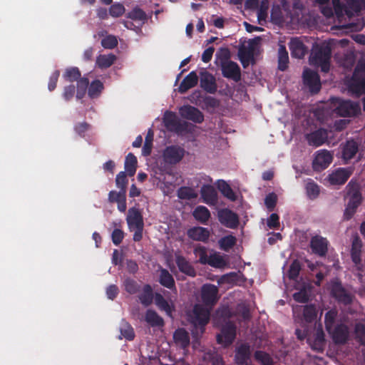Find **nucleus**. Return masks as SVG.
<instances>
[{"label": "nucleus", "instance_id": "obj_54", "mask_svg": "<svg viewBox=\"0 0 365 365\" xmlns=\"http://www.w3.org/2000/svg\"><path fill=\"white\" fill-rule=\"evenodd\" d=\"M335 14L337 17H341L344 14L349 15L350 12L346 9L345 4L340 0H331Z\"/></svg>", "mask_w": 365, "mask_h": 365}, {"label": "nucleus", "instance_id": "obj_55", "mask_svg": "<svg viewBox=\"0 0 365 365\" xmlns=\"http://www.w3.org/2000/svg\"><path fill=\"white\" fill-rule=\"evenodd\" d=\"M306 190L308 197L312 200L317 198L320 192L319 185L314 181H310L307 183Z\"/></svg>", "mask_w": 365, "mask_h": 365}, {"label": "nucleus", "instance_id": "obj_7", "mask_svg": "<svg viewBox=\"0 0 365 365\" xmlns=\"http://www.w3.org/2000/svg\"><path fill=\"white\" fill-rule=\"evenodd\" d=\"M163 122L168 130L175 132L187 131L189 123L180 122L176 114L172 111H166L163 116Z\"/></svg>", "mask_w": 365, "mask_h": 365}, {"label": "nucleus", "instance_id": "obj_4", "mask_svg": "<svg viewBox=\"0 0 365 365\" xmlns=\"http://www.w3.org/2000/svg\"><path fill=\"white\" fill-rule=\"evenodd\" d=\"M334 112L336 115L342 117H351L359 115L361 113V108L358 103L350 100H341L334 98Z\"/></svg>", "mask_w": 365, "mask_h": 365}, {"label": "nucleus", "instance_id": "obj_36", "mask_svg": "<svg viewBox=\"0 0 365 365\" xmlns=\"http://www.w3.org/2000/svg\"><path fill=\"white\" fill-rule=\"evenodd\" d=\"M239 59L243 66L247 68L251 60H253V49L242 46L238 51Z\"/></svg>", "mask_w": 365, "mask_h": 365}, {"label": "nucleus", "instance_id": "obj_50", "mask_svg": "<svg viewBox=\"0 0 365 365\" xmlns=\"http://www.w3.org/2000/svg\"><path fill=\"white\" fill-rule=\"evenodd\" d=\"M63 78L66 81L69 82L77 81L80 78H81V73L78 68L77 67H71L68 68L66 70Z\"/></svg>", "mask_w": 365, "mask_h": 365}, {"label": "nucleus", "instance_id": "obj_51", "mask_svg": "<svg viewBox=\"0 0 365 365\" xmlns=\"http://www.w3.org/2000/svg\"><path fill=\"white\" fill-rule=\"evenodd\" d=\"M236 242V237L232 235H230L222 237L219 240V245L222 250L228 251L235 246Z\"/></svg>", "mask_w": 365, "mask_h": 365}, {"label": "nucleus", "instance_id": "obj_45", "mask_svg": "<svg viewBox=\"0 0 365 365\" xmlns=\"http://www.w3.org/2000/svg\"><path fill=\"white\" fill-rule=\"evenodd\" d=\"M155 302L158 307L166 312L169 316L172 314L173 307L170 305L168 301L163 297V296L159 293H156L155 295Z\"/></svg>", "mask_w": 365, "mask_h": 365}, {"label": "nucleus", "instance_id": "obj_53", "mask_svg": "<svg viewBox=\"0 0 365 365\" xmlns=\"http://www.w3.org/2000/svg\"><path fill=\"white\" fill-rule=\"evenodd\" d=\"M302 266L299 261L297 259L294 260L289 266L288 270V277L290 279H296L299 274Z\"/></svg>", "mask_w": 365, "mask_h": 365}, {"label": "nucleus", "instance_id": "obj_27", "mask_svg": "<svg viewBox=\"0 0 365 365\" xmlns=\"http://www.w3.org/2000/svg\"><path fill=\"white\" fill-rule=\"evenodd\" d=\"M175 263L180 272L189 276L195 277L196 271L191 263L182 255H175Z\"/></svg>", "mask_w": 365, "mask_h": 365}, {"label": "nucleus", "instance_id": "obj_14", "mask_svg": "<svg viewBox=\"0 0 365 365\" xmlns=\"http://www.w3.org/2000/svg\"><path fill=\"white\" fill-rule=\"evenodd\" d=\"M163 155L166 163L175 165L183 158L185 150L178 145H170L165 149Z\"/></svg>", "mask_w": 365, "mask_h": 365}, {"label": "nucleus", "instance_id": "obj_38", "mask_svg": "<svg viewBox=\"0 0 365 365\" xmlns=\"http://www.w3.org/2000/svg\"><path fill=\"white\" fill-rule=\"evenodd\" d=\"M115 60L116 56L113 53L101 54L96 58V65L101 69L107 68L111 66Z\"/></svg>", "mask_w": 365, "mask_h": 365}, {"label": "nucleus", "instance_id": "obj_21", "mask_svg": "<svg viewBox=\"0 0 365 365\" xmlns=\"http://www.w3.org/2000/svg\"><path fill=\"white\" fill-rule=\"evenodd\" d=\"M359 151V144L353 139L348 140L341 145V159L347 164Z\"/></svg>", "mask_w": 365, "mask_h": 365}, {"label": "nucleus", "instance_id": "obj_28", "mask_svg": "<svg viewBox=\"0 0 365 365\" xmlns=\"http://www.w3.org/2000/svg\"><path fill=\"white\" fill-rule=\"evenodd\" d=\"M198 82V76L195 71H191L182 81L179 86L178 91L180 93H185L189 89L195 87Z\"/></svg>", "mask_w": 365, "mask_h": 365}, {"label": "nucleus", "instance_id": "obj_3", "mask_svg": "<svg viewBox=\"0 0 365 365\" xmlns=\"http://www.w3.org/2000/svg\"><path fill=\"white\" fill-rule=\"evenodd\" d=\"M329 292L331 297L339 304L347 306L353 302L354 295L344 287L341 281L337 278L331 281Z\"/></svg>", "mask_w": 365, "mask_h": 365}, {"label": "nucleus", "instance_id": "obj_52", "mask_svg": "<svg viewBox=\"0 0 365 365\" xmlns=\"http://www.w3.org/2000/svg\"><path fill=\"white\" fill-rule=\"evenodd\" d=\"M254 356L262 365H274L272 357L263 351H256Z\"/></svg>", "mask_w": 365, "mask_h": 365}, {"label": "nucleus", "instance_id": "obj_20", "mask_svg": "<svg viewBox=\"0 0 365 365\" xmlns=\"http://www.w3.org/2000/svg\"><path fill=\"white\" fill-rule=\"evenodd\" d=\"M305 138L309 145L319 147L327 142L328 139V130L324 128H319L307 134Z\"/></svg>", "mask_w": 365, "mask_h": 365}, {"label": "nucleus", "instance_id": "obj_9", "mask_svg": "<svg viewBox=\"0 0 365 365\" xmlns=\"http://www.w3.org/2000/svg\"><path fill=\"white\" fill-rule=\"evenodd\" d=\"M218 287L212 284H205L201 287V299L205 306L212 307L218 301Z\"/></svg>", "mask_w": 365, "mask_h": 365}, {"label": "nucleus", "instance_id": "obj_44", "mask_svg": "<svg viewBox=\"0 0 365 365\" xmlns=\"http://www.w3.org/2000/svg\"><path fill=\"white\" fill-rule=\"evenodd\" d=\"M218 189L221 192V193L227 199L231 201H235L237 200V196L230 187V185L226 182L225 180H221L218 182Z\"/></svg>", "mask_w": 365, "mask_h": 365}, {"label": "nucleus", "instance_id": "obj_61", "mask_svg": "<svg viewBox=\"0 0 365 365\" xmlns=\"http://www.w3.org/2000/svg\"><path fill=\"white\" fill-rule=\"evenodd\" d=\"M125 11L124 6L120 3H115L109 8V14L114 18L121 16Z\"/></svg>", "mask_w": 365, "mask_h": 365}, {"label": "nucleus", "instance_id": "obj_6", "mask_svg": "<svg viewBox=\"0 0 365 365\" xmlns=\"http://www.w3.org/2000/svg\"><path fill=\"white\" fill-rule=\"evenodd\" d=\"M236 337V326L229 321L221 328L220 334L217 335V341L219 344L227 347L232 344Z\"/></svg>", "mask_w": 365, "mask_h": 365}, {"label": "nucleus", "instance_id": "obj_64", "mask_svg": "<svg viewBox=\"0 0 365 365\" xmlns=\"http://www.w3.org/2000/svg\"><path fill=\"white\" fill-rule=\"evenodd\" d=\"M216 57L220 61V64L222 62H229L231 61L230 58V52L227 48H221L217 53Z\"/></svg>", "mask_w": 365, "mask_h": 365}, {"label": "nucleus", "instance_id": "obj_16", "mask_svg": "<svg viewBox=\"0 0 365 365\" xmlns=\"http://www.w3.org/2000/svg\"><path fill=\"white\" fill-rule=\"evenodd\" d=\"M303 80L312 93H317L321 89V83L319 74L309 68L303 72Z\"/></svg>", "mask_w": 365, "mask_h": 365}, {"label": "nucleus", "instance_id": "obj_19", "mask_svg": "<svg viewBox=\"0 0 365 365\" xmlns=\"http://www.w3.org/2000/svg\"><path fill=\"white\" fill-rule=\"evenodd\" d=\"M200 87L207 93L213 94L217 91V86L212 74L204 70L200 73Z\"/></svg>", "mask_w": 365, "mask_h": 365}, {"label": "nucleus", "instance_id": "obj_30", "mask_svg": "<svg viewBox=\"0 0 365 365\" xmlns=\"http://www.w3.org/2000/svg\"><path fill=\"white\" fill-rule=\"evenodd\" d=\"M361 241L358 237L354 238L351 243V257L356 265L361 263Z\"/></svg>", "mask_w": 365, "mask_h": 365}, {"label": "nucleus", "instance_id": "obj_11", "mask_svg": "<svg viewBox=\"0 0 365 365\" xmlns=\"http://www.w3.org/2000/svg\"><path fill=\"white\" fill-rule=\"evenodd\" d=\"M220 67L225 78L233 80L235 82L241 80V69L236 62L232 61L222 62Z\"/></svg>", "mask_w": 365, "mask_h": 365}, {"label": "nucleus", "instance_id": "obj_25", "mask_svg": "<svg viewBox=\"0 0 365 365\" xmlns=\"http://www.w3.org/2000/svg\"><path fill=\"white\" fill-rule=\"evenodd\" d=\"M187 235L192 240L206 242L209 240L210 232L207 228L193 227L187 230Z\"/></svg>", "mask_w": 365, "mask_h": 365}, {"label": "nucleus", "instance_id": "obj_49", "mask_svg": "<svg viewBox=\"0 0 365 365\" xmlns=\"http://www.w3.org/2000/svg\"><path fill=\"white\" fill-rule=\"evenodd\" d=\"M317 317V309L314 304L305 305L303 308V319L307 323H312Z\"/></svg>", "mask_w": 365, "mask_h": 365}, {"label": "nucleus", "instance_id": "obj_39", "mask_svg": "<svg viewBox=\"0 0 365 365\" xmlns=\"http://www.w3.org/2000/svg\"><path fill=\"white\" fill-rule=\"evenodd\" d=\"M119 329L120 332V336H119V339H121L123 337L128 341H132L134 339L135 332L133 328L125 320L123 319L121 321Z\"/></svg>", "mask_w": 365, "mask_h": 365}, {"label": "nucleus", "instance_id": "obj_41", "mask_svg": "<svg viewBox=\"0 0 365 365\" xmlns=\"http://www.w3.org/2000/svg\"><path fill=\"white\" fill-rule=\"evenodd\" d=\"M338 318V311L336 309L329 310L324 316L325 329L327 332L336 326V322Z\"/></svg>", "mask_w": 365, "mask_h": 365}, {"label": "nucleus", "instance_id": "obj_31", "mask_svg": "<svg viewBox=\"0 0 365 365\" xmlns=\"http://www.w3.org/2000/svg\"><path fill=\"white\" fill-rule=\"evenodd\" d=\"M159 282L162 286L170 290L176 291L175 279L173 275L166 269L163 268L160 269Z\"/></svg>", "mask_w": 365, "mask_h": 365}, {"label": "nucleus", "instance_id": "obj_34", "mask_svg": "<svg viewBox=\"0 0 365 365\" xmlns=\"http://www.w3.org/2000/svg\"><path fill=\"white\" fill-rule=\"evenodd\" d=\"M203 361L211 365H224L223 359L217 351L208 350L203 355Z\"/></svg>", "mask_w": 365, "mask_h": 365}, {"label": "nucleus", "instance_id": "obj_8", "mask_svg": "<svg viewBox=\"0 0 365 365\" xmlns=\"http://www.w3.org/2000/svg\"><path fill=\"white\" fill-rule=\"evenodd\" d=\"M328 334L335 344L343 345L348 342L350 332L346 324L339 323Z\"/></svg>", "mask_w": 365, "mask_h": 365}, {"label": "nucleus", "instance_id": "obj_59", "mask_svg": "<svg viewBox=\"0 0 365 365\" xmlns=\"http://www.w3.org/2000/svg\"><path fill=\"white\" fill-rule=\"evenodd\" d=\"M153 135L150 133V130L148 132L145 137V143L142 149V154L144 156H148L151 154L153 148Z\"/></svg>", "mask_w": 365, "mask_h": 365}, {"label": "nucleus", "instance_id": "obj_48", "mask_svg": "<svg viewBox=\"0 0 365 365\" xmlns=\"http://www.w3.org/2000/svg\"><path fill=\"white\" fill-rule=\"evenodd\" d=\"M126 16L127 18L133 21H141L142 24H144L148 19V16L145 12L138 6L135 7L132 11L128 12Z\"/></svg>", "mask_w": 365, "mask_h": 365}, {"label": "nucleus", "instance_id": "obj_37", "mask_svg": "<svg viewBox=\"0 0 365 365\" xmlns=\"http://www.w3.org/2000/svg\"><path fill=\"white\" fill-rule=\"evenodd\" d=\"M153 297L152 287L148 284L144 285L142 293L138 296L140 303L144 307H148L153 303Z\"/></svg>", "mask_w": 365, "mask_h": 365}, {"label": "nucleus", "instance_id": "obj_60", "mask_svg": "<svg viewBox=\"0 0 365 365\" xmlns=\"http://www.w3.org/2000/svg\"><path fill=\"white\" fill-rule=\"evenodd\" d=\"M125 289L130 294L137 293L140 290V285L134 279L128 278L123 282Z\"/></svg>", "mask_w": 365, "mask_h": 365}, {"label": "nucleus", "instance_id": "obj_58", "mask_svg": "<svg viewBox=\"0 0 365 365\" xmlns=\"http://www.w3.org/2000/svg\"><path fill=\"white\" fill-rule=\"evenodd\" d=\"M194 254L199 258V262L202 264H207L208 256L207 249L204 246L198 245L194 249Z\"/></svg>", "mask_w": 365, "mask_h": 365}, {"label": "nucleus", "instance_id": "obj_56", "mask_svg": "<svg viewBox=\"0 0 365 365\" xmlns=\"http://www.w3.org/2000/svg\"><path fill=\"white\" fill-rule=\"evenodd\" d=\"M354 331L356 341L362 346H365V325L358 323L355 325Z\"/></svg>", "mask_w": 365, "mask_h": 365}, {"label": "nucleus", "instance_id": "obj_15", "mask_svg": "<svg viewBox=\"0 0 365 365\" xmlns=\"http://www.w3.org/2000/svg\"><path fill=\"white\" fill-rule=\"evenodd\" d=\"M329 241L326 237L316 235L310 240V247L314 254L325 257L328 252Z\"/></svg>", "mask_w": 365, "mask_h": 365}, {"label": "nucleus", "instance_id": "obj_35", "mask_svg": "<svg viewBox=\"0 0 365 365\" xmlns=\"http://www.w3.org/2000/svg\"><path fill=\"white\" fill-rule=\"evenodd\" d=\"M145 322L153 327L164 326L163 319L152 309H148L145 316Z\"/></svg>", "mask_w": 365, "mask_h": 365}, {"label": "nucleus", "instance_id": "obj_24", "mask_svg": "<svg viewBox=\"0 0 365 365\" xmlns=\"http://www.w3.org/2000/svg\"><path fill=\"white\" fill-rule=\"evenodd\" d=\"M251 357V347L249 344L244 343L237 347L235 360L239 365H247Z\"/></svg>", "mask_w": 365, "mask_h": 365}, {"label": "nucleus", "instance_id": "obj_43", "mask_svg": "<svg viewBox=\"0 0 365 365\" xmlns=\"http://www.w3.org/2000/svg\"><path fill=\"white\" fill-rule=\"evenodd\" d=\"M289 56L284 46H280L278 50V68L284 71L288 67Z\"/></svg>", "mask_w": 365, "mask_h": 365}, {"label": "nucleus", "instance_id": "obj_62", "mask_svg": "<svg viewBox=\"0 0 365 365\" xmlns=\"http://www.w3.org/2000/svg\"><path fill=\"white\" fill-rule=\"evenodd\" d=\"M277 196L274 192L269 193L264 198V205L269 211H272L276 207Z\"/></svg>", "mask_w": 365, "mask_h": 365}, {"label": "nucleus", "instance_id": "obj_40", "mask_svg": "<svg viewBox=\"0 0 365 365\" xmlns=\"http://www.w3.org/2000/svg\"><path fill=\"white\" fill-rule=\"evenodd\" d=\"M138 160L136 157L131 153H128L125 160V170L130 177L135 175L137 168Z\"/></svg>", "mask_w": 365, "mask_h": 365}, {"label": "nucleus", "instance_id": "obj_33", "mask_svg": "<svg viewBox=\"0 0 365 365\" xmlns=\"http://www.w3.org/2000/svg\"><path fill=\"white\" fill-rule=\"evenodd\" d=\"M175 342L182 348H186L190 344V336L187 331L183 328L176 329L173 334Z\"/></svg>", "mask_w": 365, "mask_h": 365}, {"label": "nucleus", "instance_id": "obj_46", "mask_svg": "<svg viewBox=\"0 0 365 365\" xmlns=\"http://www.w3.org/2000/svg\"><path fill=\"white\" fill-rule=\"evenodd\" d=\"M177 195L180 199L186 200H192L197 197V193L193 188L186 186L180 187L178 190Z\"/></svg>", "mask_w": 365, "mask_h": 365}, {"label": "nucleus", "instance_id": "obj_63", "mask_svg": "<svg viewBox=\"0 0 365 365\" xmlns=\"http://www.w3.org/2000/svg\"><path fill=\"white\" fill-rule=\"evenodd\" d=\"M101 45L105 48L112 49L118 45V40L115 36L109 35L101 40Z\"/></svg>", "mask_w": 365, "mask_h": 365}, {"label": "nucleus", "instance_id": "obj_57", "mask_svg": "<svg viewBox=\"0 0 365 365\" xmlns=\"http://www.w3.org/2000/svg\"><path fill=\"white\" fill-rule=\"evenodd\" d=\"M128 179L125 174V172L121 171L120 172L115 178V184L116 186L120 189V191H123L124 193L126 194V187L128 185Z\"/></svg>", "mask_w": 365, "mask_h": 365}, {"label": "nucleus", "instance_id": "obj_47", "mask_svg": "<svg viewBox=\"0 0 365 365\" xmlns=\"http://www.w3.org/2000/svg\"><path fill=\"white\" fill-rule=\"evenodd\" d=\"M89 80L86 77H82L77 81V88L76 97L77 99H82L86 93V91H88Z\"/></svg>", "mask_w": 365, "mask_h": 365}, {"label": "nucleus", "instance_id": "obj_1", "mask_svg": "<svg viewBox=\"0 0 365 365\" xmlns=\"http://www.w3.org/2000/svg\"><path fill=\"white\" fill-rule=\"evenodd\" d=\"M126 221L129 230L134 231L133 241L140 242L143 239L144 229L143 217L140 210L135 207H130L128 212Z\"/></svg>", "mask_w": 365, "mask_h": 365}, {"label": "nucleus", "instance_id": "obj_5", "mask_svg": "<svg viewBox=\"0 0 365 365\" xmlns=\"http://www.w3.org/2000/svg\"><path fill=\"white\" fill-rule=\"evenodd\" d=\"M210 310L203 305L196 304L190 315L191 322L195 327H199L201 332L205 330V327L210 321Z\"/></svg>", "mask_w": 365, "mask_h": 365}, {"label": "nucleus", "instance_id": "obj_23", "mask_svg": "<svg viewBox=\"0 0 365 365\" xmlns=\"http://www.w3.org/2000/svg\"><path fill=\"white\" fill-rule=\"evenodd\" d=\"M307 341L312 349L318 351H322L324 350L326 340L325 334L321 325L316 329L313 338H308Z\"/></svg>", "mask_w": 365, "mask_h": 365}, {"label": "nucleus", "instance_id": "obj_18", "mask_svg": "<svg viewBox=\"0 0 365 365\" xmlns=\"http://www.w3.org/2000/svg\"><path fill=\"white\" fill-rule=\"evenodd\" d=\"M180 113L182 118L195 123H201L204 121L203 113L198 108L190 105L181 107Z\"/></svg>", "mask_w": 365, "mask_h": 365}, {"label": "nucleus", "instance_id": "obj_12", "mask_svg": "<svg viewBox=\"0 0 365 365\" xmlns=\"http://www.w3.org/2000/svg\"><path fill=\"white\" fill-rule=\"evenodd\" d=\"M346 189L347 195L349 197L347 205L358 208L363 200L359 185L352 179L347 184Z\"/></svg>", "mask_w": 365, "mask_h": 365}, {"label": "nucleus", "instance_id": "obj_32", "mask_svg": "<svg viewBox=\"0 0 365 365\" xmlns=\"http://www.w3.org/2000/svg\"><path fill=\"white\" fill-rule=\"evenodd\" d=\"M192 215L194 218L203 225H207L210 218V212L205 206L198 205L193 210Z\"/></svg>", "mask_w": 365, "mask_h": 365}, {"label": "nucleus", "instance_id": "obj_2", "mask_svg": "<svg viewBox=\"0 0 365 365\" xmlns=\"http://www.w3.org/2000/svg\"><path fill=\"white\" fill-rule=\"evenodd\" d=\"M331 57L330 46L323 43L315 48L312 53L311 61L313 64L320 67L322 72L327 73L330 69Z\"/></svg>", "mask_w": 365, "mask_h": 365}, {"label": "nucleus", "instance_id": "obj_17", "mask_svg": "<svg viewBox=\"0 0 365 365\" xmlns=\"http://www.w3.org/2000/svg\"><path fill=\"white\" fill-rule=\"evenodd\" d=\"M218 220L222 225L231 229L236 228L239 224L237 215L227 208L218 212Z\"/></svg>", "mask_w": 365, "mask_h": 365}, {"label": "nucleus", "instance_id": "obj_26", "mask_svg": "<svg viewBox=\"0 0 365 365\" xmlns=\"http://www.w3.org/2000/svg\"><path fill=\"white\" fill-rule=\"evenodd\" d=\"M291 55L294 58H303L307 51V47L298 38H293L289 43Z\"/></svg>", "mask_w": 365, "mask_h": 365}, {"label": "nucleus", "instance_id": "obj_22", "mask_svg": "<svg viewBox=\"0 0 365 365\" xmlns=\"http://www.w3.org/2000/svg\"><path fill=\"white\" fill-rule=\"evenodd\" d=\"M200 195L203 202L210 206H214L217 204L218 195L216 190L210 185H204L201 187Z\"/></svg>", "mask_w": 365, "mask_h": 365}, {"label": "nucleus", "instance_id": "obj_10", "mask_svg": "<svg viewBox=\"0 0 365 365\" xmlns=\"http://www.w3.org/2000/svg\"><path fill=\"white\" fill-rule=\"evenodd\" d=\"M333 160L332 153L327 150H318L312 163L313 169L320 172L325 170Z\"/></svg>", "mask_w": 365, "mask_h": 365}, {"label": "nucleus", "instance_id": "obj_13", "mask_svg": "<svg viewBox=\"0 0 365 365\" xmlns=\"http://www.w3.org/2000/svg\"><path fill=\"white\" fill-rule=\"evenodd\" d=\"M354 172L352 167L339 168L329 175V181L333 185H341L345 184Z\"/></svg>", "mask_w": 365, "mask_h": 365}, {"label": "nucleus", "instance_id": "obj_29", "mask_svg": "<svg viewBox=\"0 0 365 365\" xmlns=\"http://www.w3.org/2000/svg\"><path fill=\"white\" fill-rule=\"evenodd\" d=\"M349 89L357 96L365 93V76H359L354 73Z\"/></svg>", "mask_w": 365, "mask_h": 365}, {"label": "nucleus", "instance_id": "obj_42", "mask_svg": "<svg viewBox=\"0 0 365 365\" xmlns=\"http://www.w3.org/2000/svg\"><path fill=\"white\" fill-rule=\"evenodd\" d=\"M104 89L103 83L100 80H94L88 86V95L93 99L97 98Z\"/></svg>", "mask_w": 365, "mask_h": 365}]
</instances>
